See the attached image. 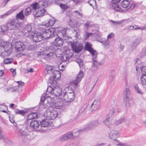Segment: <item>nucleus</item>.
I'll return each mask as SVG.
<instances>
[{"label":"nucleus","instance_id":"obj_1","mask_svg":"<svg viewBox=\"0 0 146 146\" xmlns=\"http://www.w3.org/2000/svg\"><path fill=\"white\" fill-rule=\"evenodd\" d=\"M52 1L50 0H41L38 3H33L31 5V7L32 9H38V10L36 12L35 15L38 17L43 15L46 12L45 8L50 5Z\"/></svg>","mask_w":146,"mask_h":146},{"label":"nucleus","instance_id":"obj_2","mask_svg":"<svg viewBox=\"0 0 146 146\" xmlns=\"http://www.w3.org/2000/svg\"><path fill=\"white\" fill-rule=\"evenodd\" d=\"M49 82L51 85L47 88V92L51 95L59 96L62 94V89L58 86L56 80H54Z\"/></svg>","mask_w":146,"mask_h":146},{"label":"nucleus","instance_id":"obj_3","mask_svg":"<svg viewBox=\"0 0 146 146\" xmlns=\"http://www.w3.org/2000/svg\"><path fill=\"white\" fill-rule=\"evenodd\" d=\"M20 23L17 20H11L8 21L6 25L2 26L1 27L3 34L9 30H19L20 29Z\"/></svg>","mask_w":146,"mask_h":146},{"label":"nucleus","instance_id":"obj_4","mask_svg":"<svg viewBox=\"0 0 146 146\" xmlns=\"http://www.w3.org/2000/svg\"><path fill=\"white\" fill-rule=\"evenodd\" d=\"M47 73L51 76L49 79V82L58 79L61 77L60 72L58 70H55L54 67L50 65H47L45 68Z\"/></svg>","mask_w":146,"mask_h":146},{"label":"nucleus","instance_id":"obj_5","mask_svg":"<svg viewBox=\"0 0 146 146\" xmlns=\"http://www.w3.org/2000/svg\"><path fill=\"white\" fill-rule=\"evenodd\" d=\"M39 29L42 32V36L43 39H48L51 38L54 36L56 29L55 28H51L48 29H46L41 26L39 27Z\"/></svg>","mask_w":146,"mask_h":146},{"label":"nucleus","instance_id":"obj_6","mask_svg":"<svg viewBox=\"0 0 146 146\" xmlns=\"http://www.w3.org/2000/svg\"><path fill=\"white\" fill-rule=\"evenodd\" d=\"M58 51H60V49L53 45L48 46L46 49L45 56L46 58H50L54 54H57Z\"/></svg>","mask_w":146,"mask_h":146},{"label":"nucleus","instance_id":"obj_7","mask_svg":"<svg viewBox=\"0 0 146 146\" xmlns=\"http://www.w3.org/2000/svg\"><path fill=\"white\" fill-rule=\"evenodd\" d=\"M48 110L45 112V114L48 119H55L58 115V112L57 111L53 109L50 107H46L47 109H48Z\"/></svg>","mask_w":146,"mask_h":146},{"label":"nucleus","instance_id":"obj_8","mask_svg":"<svg viewBox=\"0 0 146 146\" xmlns=\"http://www.w3.org/2000/svg\"><path fill=\"white\" fill-rule=\"evenodd\" d=\"M76 135H73L72 132L70 131L61 136L59 140L61 141H63L69 140L73 139L76 137Z\"/></svg>","mask_w":146,"mask_h":146},{"label":"nucleus","instance_id":"obj_9","mask_svg":"<svg viewBox=\"0 0 146 146\" xmlns=\"http://www.w3.org/2000/svg\"><path fill=\"white\" fill-rule=\"evenodd\" d=\"M84 76L83 73L82 71H80L75 80L70 82L69 85L72 86L75 89L77 88V84L81 80Z\"/></svg>","mask_w":146,"mask_h":146},{"label":"nucleus","instance_id":"obj_10","mask_svg":"<svg viewBox=\"0 0 146 146\" xmlns=\"http://www.w3.org/2000/svg\"><path fill=\"white\" fill-rule=\"evenodd\" d=\"M52 123L51 121L48 119H43L40 122V128L39 130L41 131H44L45 130L44 129L49 126H51Z\"/></svg>","mask_w":146,"mask_h":146},{"label":"nucleus","instance_id":"obj_11","mask_svg":"<svg viewBox=\"0 0 146 146\" xmlns=\"http://www.w3.org/2000/svg\"><path fill=\"white\" fill-rule=\"evenodd\" d=\"M42 34L40 32H35L32 33V34L31 35L33 39V41L35 42H38L41 41L43 38L42 36Z\"/></svg>","mask_w":146,"mask_h":146},{"label":"nucleus","instance_id":"obj_12","mask_svg":"<svg viewBox=\"0 0 146 146\" xmlns=\"http://www.w3.org/2000/svg\"><path fill=\"white\" fill-rule=\"evenodd\" d=\"M52 95L48 96L47 94L45 95V94H42L41 97L40 102L41 103H43L45 100H47L48 102L47 104L48 105L50 103L53 104L54 102V97H51Z\"/></svg>","mask_w":146,"mask_h":146},{"label":"nucleus","instance_id":"obj_13","mask_svg":"<svg viewBox=\"0 0 146 146\" xmlns=\"http://www.w3.org/2000/svg\"><path fill=\"white\" fill-rule=\"evenodd\" d=\"M63 98L66 102H70L73 101L75 98L74 93H70L68 92L66 94H63Z\"/></svg>","mask_w":146,"mask_h":146},{"label":"nucleus","instance_id":"obj_14","mask_svg":"<svg viewBox=\"0 0 146 146\" xmlns=\"http://www.w3.org/2000/svg\"><path fill=\"white\" fill-rule=\"evenodd\" d=\"M71 47L75 52H78L82 49L83 45L78 42H75L72 44Z\"/></svg>","mask_w":146,"mask_h":146},{"label":"nucleus","instance_id":"obj_15","mask_svg":"<svg viewBox=\"0 0 146 146\" xmlns=\"http://www.w3.org/2000/svg\"><path fill=\"white\" fill-rule=\"evenodd\" d=\"M100 101L99 100H95L92 104L89 110L91 112L96 111L100 107Z\"/></svg>","mask_w":146,"mask_h":146},{"label":"nucleus","instance_id":"obj_16","mask_svg":"<svg viewBox=\"0 0 146 146\" xmlns=\"http://www.w3.org/2000/svg\"><path fill=\"white\" fill-rule=\"evenodd\" d=\"M111 116V115H110V113L108 114L106 116L105 119L103 121L104 124L110 129L113 127V124H112L111 121L110 120Z\"/></svg>","mask_w":146,"mask_h":146},{"label":"nucleus","instance_id":"obj_17","mask_svg":"<svg viewBox=\"0 0 146 146\" xmlns=\"http://www.w3.org/2000/svg\"><path fill=\"white\" fill-rule=\"evenodd\" d=\"M26 18V17H25V16L23 13V11L22 10L17 15H16V19H14L12 20L16 19L18 21V22L20 23V29H21L22 27V23L21 22H20L18 19H19L22 20Z\"/></svg>","mask_w":146,"mask_h":146},{"label":"nucleus","instance_id":"obj_18","mask_svg":"<svg viewBox=\"0 0 146 146\" xmlns=\"http://www.w3.org/2000/svg\"><path fill=\"white\" fill-rule=\"evenodd\" d=\"M15 48L18 51L21 52L25 49V46L22 42L19 41L15 43Z\"/></svg>","mask_w":146,"mask_h":146},{"label":"nucleus","instance_id":"obj_19","mask_svg":"<svg viewBox=\"0 0 146 146\" xmlns=\"http://www.w3.org/2000/svg\"><path fill=\"white\" fill-rule=\"evenodd\" d=\"M120 0H112L111 2L113 8L117 11H121V9L118 5Z\"/></svg>","mask_w":146,"mask_h":146},{"label":"nucleus","instance_id":"obj_20","mask_svg":"<svg viewBox=\"0 0 146 146\" xmlns=\"http://www.w3.org/2000/svg\"><path fill=\"white\" fill-rule=\"evenodd\" d=\"M30 122V126L33 130H36L40 126V124L37 120H32Z\"/></svg>","mask_w":146,"mask_h":146},{"label":"nucleus","instance_id":"obj_21","mask_svg":"<svg viewBox=\"0 0 146 146\" xmlns=\"http://www.w3.org/2000/svg\"><path fill=\"white\" fill-rule=\"evenodd\" d=\"M119 136L118 132L115 130H112L109 134L110 138L113 140L116 141H117V138Z\"/></svg>","mask_w":146,"mask_h":146},{"label":"nucleus","instance_id":"obj_22","mask_svg":"<svg viewBox=\"0 0 146 146\" xmlns=\"http://www.w3.org/2000/svg\"><path fill=\"white\" fill-rule=\"evenodd\" d=\"M66 31L65 29H64L63 30H61L59 31L58 33L57 34V35L58 37L61 38H63L65 40H67L69 38L68 36L67 35V34L66 33Z\"/></svg>","mask_w":146,"mask_h":146},{"label":"nucleus","instance_id":"obj_23","mask_svg":"<svg viewBox=\"0 0 146 146\" xmlns=\"http://www.w3.org/2000/svg\"><path fill=\"white\" fill-rule=\"evenodd\" d=\"M63 104V102L61 100H60V101L58 100L55 103L53 102L52 104V106L50 107L52 108H54L56 109H60L62 107Z\"/></svg>","mask_w":146,"mask_h":146},{"label":"nucleus","instance_id":"obj_24","mask_svg":"<svg viewBox=\"0 0 146 146\" xmlns=\"http://www.w3.org/2000/svg\"><path fill=\"white\" fill-rule=\"evenodd\" d=\"M63 41L62 39L61 38L58 37L56 38L52 43L53 46L57 47L60 46L63 44Z\"/></svg>","mask_w":146,"mask_h":146},{"label":"nucleus","instance_id":"obj_25","mask_svg":"<svg viewBox=\"0 0 146 146\" xmlns=\"http://www.w3.org/2000/svg\"><path fill=\"white\" fill-rule=\"evenodd\" d=\"M141 37L138 36L133 39L131 43V46L133 48H136L137 46L141 41Z\"/></svg>","mask_w":146,"mask_h":146},{"label":"nucleus","instance_id":"obj_26","mask_svg":"<svg viewBox=\"0 0 146 146\" xmlns=\"http://www.w3.org/2000/svg\"><path fill=\"white\" fill-rule=\"evenodd\" d=\"M32 29V26L30 24L28 23L23 27L22 29V32L24 34H26L30 32Z\"/></svg>","mask_w":146,"mask_h":146},{"label":"nucleus","instance_id":"obj_27","mask_svg":"<svg viewBox=\"0 0 146 146\" xmlns=\"http://www.w3.org/2000/svg\"><path fill=\"white\" fill-rule=\"evenodd\" d=\"M125 99L126 101L125 106L126 107H130L134 105L133 100L130 97L125 98Z\"/></svg>","mask_w":146,"mask_h":146},{"label":"nucleus","instance_id":"obj_28","mask_svg":"<svg viewBox=\"0 0 146 146\" xmlns=\"http://www.w3.org/2000/svg\"><path fill=\"white\" fill-rule=\"evenodd\" d=\"M1 46L3 47L5 50H12V44L9 42H4L1 43Z\"/></svg>","mask_w":146,"mask_h":146},{"label":"nucleus","instance_id":"obj_29","mask_svg":"<svg viewBox=\"0 0 146 146\" xmlns=\"http://www.w3.org/2000/svg\"><path fill=\"white\" fill-rule=\"evenodd\" d=\"M136 70L137 71L141 70L142 73V74H146V67L142 66L141 64H140L138 66H136Z\"/></svg>","mask_w":146,"mask_h":146},{"label":"nucleus","instance_id":"obj_30","mask_svg":"<svg viewBox=\"0 0 146 146\" xmlns=\"http://www.w3.org/2000/svg\"><path fill=\"white\" fill-rule=\"evenodd\" d=\"M125 121V118L124 117H122L116 121L113 124V127H115L118 125L121 124Z\"/></svg>","mask_w":146,"mask_h":146},{"label":"nucleus","instance_id":"obj_31","mask_svg":"<svg viewBox=\"0 0 146 146\" xmlns=\"http://www.w3.org/2000/svg\"><path fill=\"white\" fill-rule=\"evenodd\" d=\"M124 98L130 97L131 94V92L129 88H126L123 93Z\"/></svg>","mask_w":146,"mask_h":146},{"label":"nucleus","instance_id":"obj_32","mask_svg":"<svg viewBox=\"0 0 146 146\" xmlns=\"http://www.w3.org/2000/svg\"><path fill=\"white\" fill-rule=\"evenodd\" d=\"M130 4L128 0H123L121 3V5L124 8L127 7Z\"/></svg>","mask_w":146,"mask_h":146},{"label":"nucleus","instance_id":"obj_33","mask_svg":"<svg viewBox=\"0 0 146 146\" xmlns=\"http://www.w3.org/2000/svg\"><path fill=\"white\" fill-rule=\"evenodd\" d=\"M55 23V22L54 20L50 19L46 23L43 24L42 26H43V27L44 26L47 27L52 26Z\"/></svg>","mask_w":146,"mask_h":146},{"label":"nucleus","instance_id":"obj_34","mask_svg":"<svg viewBox=\"0 0 146 146\" xmlns=\"http://www.w3.org/2000/svg\"><path fill=\"white\" fill-rule=\"evenodd\" d=\"M15 11L13 9H11L6 12L5 13L0 15V18L2 19L5 18L10 14Z\"/></svg>","mask_w":146,"mask_h":146},{"label":"nucleus","instance_id":"obj_35","mask_svg":"<svg viewBox=\"0 0 146 146\" xmlns=\"http://www.w3.org/2000/svg\"><path fill=\"white\" fill-rule=\"evenodd\" d=\"M19 134L23 137H25L29 136V134L25 131L20 129L19 131Z\"/></svg>","mask_w":146,"mask_h":146},{"label":"nucleus","instance_id":"obj_36","mask_svg":"<svg viewBox=\"0 0 146 146\" xmlns=\"http://www.w3.org/2000/svg\"><path fill=\"white\" fill-rule=\"evenodd\" d=\"M68 92L70 93H74V90L70 87H66L63 91V94H67Z\"/></svg>","mask_w":146,"mask_h":146},{"label":"nucleus","instance_id":"obj_37","mask_svg":"<svg viewBox=\"0 0 146 146\" xmlns=\"http://www.w3.org/2000/svg\"><path fill=\"white\" fill-rule=\"evenodd\" d=\"M94 34L93 33H88L87 31H85L84 34V37L85 40H86L91 36H94Z\"/></svg>","mask_w":146,"mask_h":146},{"label":"nucleus","instance_id":"obj_38","mask_svg":"<svg viewBox=\"0 0 146 146\" xmlns=\"http://www.w3.org/2000/svg\"><path fill=\"white\" fill-rule=\"evenodd\" d=\"M140 79L141 84L144 85H146V74H142L141 76Z\"/></svg>","mask_w":146,"mask_h":146},{"label":"nucleus","instance_id":"obj_39","mask_svg":"<svg viewBox=\"0 0 146 146\" xmlns=\"http://www.w3.org/2000/svg\"><path fill=\"white\" fill-rule=\"evenodd\" d=\"M72 54H71L70 55H68L67 54H64L62 56L61 59H62L63 62L66 61L72 58Z\"/></svg>","mask_w":146,"mask_h":146},{"label":"nucleus","instance_id":"obj_40","mask_svg":"<svg viewBox=\"0 0 146 146\" xmlns=\"http://www.w3.org/2000/svg\"><path fill=\"white\" fill-rule=\"evenodd\" d=\"M24 15L25 17L28 16L31 13V9L30 7H28L26 8L24 11Z\"/></svg>","mask_w":146,"mask_h":146},{"label":"nucleus","instance_id":"obj_41","mask_svg":"<svg viewBox=\"0 0 146 146\" xmlns=\"http://www.w3.org/2000/svg\"><path fill=\"white\" fill-rule=\"evenodd\" d=\"M14 111L16 114H19L21 115L24 116L26 113V112L23 110H20L17 109H15Z\"/></svg>","mask_w":146,"mask_h":146},{"label":"nucleus","instance_id":"obj_42","mask_svg":"<svg viewBox=\"0 0 146 146\" xmlns=\"http://www.w3.org/2000/svg\"><path fill=\"white\" fill-rule=\"evenodd\" d=\"M93 127L92 123H90L85 125L84 128L82 129L83 131L88 130L93 128Z\"/></svg>","mask_w":146,"mask_h":146},{"label":"nucleus","instance_id":"obj_43","mask_svg":"<svg viewBox=\"0 0 146 146\" xmlns=\"http://www.w3.org/2000/svg\"><path fill=\"white\" fill-rule=\"evenodd\" d=\"M120 111V110L119 109L115 107L114 108L111 109L109 113H110V115L111 116L112 114L119 113Z\"/></svg>","mask_w":146,"mask_h":146},{"label":"nucleus","instance_id":"obj_44","mask_svg":"<svg viewBox=\"0 0 146 146\" xmlns=\"http://www.w3.org/2000/svg\"><path fill=\"white\" fill-rule=\"evenodd\" d=\"M92 45L90 43L88 42H87L85 45V49L89 51H90L93 49L92 47Z\"/></svg>","mask_w":146,"mask_h":146},{"label":"nucleus","instance_id":"obj_45","mask_svg":"<svg viewBox=\"0 0 146 146\" xmlns=\"http://www.w3.org/2000/svg\"><path fill=\"white\" fill-rule=\"evenodd\" d=\"M7 110V106L4 104L0 105V111L4 113H7L5 110Z\"/></svg>","mask_w":146,"mask_h":146},{"label":"nucleus","instance_id":"obj_46","mask_svg":"<svg viewBox=\"0 0 146 146\" xmlns=\"http://www.w3.org/2000/svg\"><path fill=\"white\" fill-rule=\"evenodd\" d=\"M134 87L135 90L137 92V93L140 94H143V93L141 91V90L139 88L137 84H135L134 85Z\"/></svg>","mask_w":146,"mask_h":146},{"label":"nucleus","instance_id":"obj_47","mask_svg":"<svg viewBox=\"0 0 146 146\" xmlns=\"http://www.w3.org/2000/svg\"><path fill=\"white\" fill-rule=\"evenodd\" d=\"M93 63L92 64V68L94 67L97 69L98 66L100 65V63H99L96 60L93 59Z\"/></svg>","mask_w":146,"mask_h":146},{"label":"nucleus","instance_id":"obj_48","mask_svg":"<svg viewBox=\"0 0 146 146\" xmlns=\"http://www.w3.org/2000/svg\"><path fill=\"white\" fill-rule=\"evenodd\" d=\"M93 57L92 58V59H95L97 57V52L96 51L94 50L93 49L89 51Z\"/></svg>","mask_w":146,"mask_h":146},{"label":"nucleus","instance_id":"obj_49","mask_svg":"<svg viewBox=\"0 0 146 146\" xmlns=\"http://www.w3.org/2000/svg\"><path fill=\"white\" fill-rule=\"evenodd\" d=\"M12 51L11 50H5L3 52L2 55L4 56H9L11 54Z\"/></svg>","mask_w":146,"mask_h":146},{"label":"nucleus","instance_id":"obj_50","mask_svg":"<svg viewBox=\"0 0 146 146\" xmlns=\"http://www.w3.org/2000/svg\"><path fill=\"white\" fill-rule=\"evenodd\" d=\"M91 22L88 21L87 22L85 23L84 25V29L87 30L89 27L92 26V25L91 24Z\"/></svg>","mask_w":146,"mask_h":146},{"label":"nucleus","instance_id":"obj_51","mask_svg":"<svg viewBox=\"0 0 146 146\" xmlns=\"http://www.w3.org/2000/svg\"><path fill=\"white\" fill-rule=\"evenodd\" d=\"M124 20H121L119 21H114L112 20H110V22L115 25H117L122 24L123 23Z\"/></svg>","mask_w":146,"mask_h":146},{"label":"nucleus","instance_id":"obj_52","mask_svg":"<svg viewBox=\"0 0 146 146\" xmlns=\"http://www.w3.org/2000/svg\"><path fill=\"white\" fill-rule=\"evenodd\" d=\"M13 61V60L11 58H7L4 60V62L5 64H7L12 63Z\"/></svg>","mask_w":146,"mask_h":146},{"label":"nucleus","instance_id":"obj_53","mask_svg":"<svg viewBox=\"0 0 146 146\" xmlns=\"http://www.w3.org/2000/svg\"><path fill=\"white\" fill-rule=\"evenodd\" d=\"M91 123L93 128L95 127L98 126L99 124V121L98 120L94 121L92 122Z\"/></svg>","mask_w":146,"mask_h":146},{"label":"nucleus","instance_id":"obj_54","mask_svg":"<svg viewBox=\"0 0 146 146\" xmlns=\"http://www.w3.org/2000/svg\"><path fill=\"white\" fill-rule=\"evenodd\" d=\"M33 118V117L32 114V113L30 114H29L27 116V121H28L29 123L30 122V121H29L30 120H34Z\"/></svg>","mask_w":146,"mask_h":146},{"label":"nucleus","instance_id":"obj_55","mask_svg":"<svg viewBox=\"0 0 146 146\" xmlns=\"http://www.w3.org/2000/svg\"><path fill=\"white\" fill-rule=\"evenodd\" d=\"M18 89V86H15L10 88L9 90L10 91L14 92L16 91Z\"/></svg>","mask_w":146,"mask_h":146},{"label":"nucleus","instance_id":"obj_56","mask_svg":"<svg viewBox=\"0 0 146 146\" xmlns=\"http://www.w3.org/2000/svg\"><path fill=\"white\" fill-rule=\"evenodd\" d=\"M137 7V4L133 2L131 4L129 7V8L131 9H133L135 8H136Z\"/></svg>","mask_w":146,"mask_h":146},{"label":"nucleus","instance_id":"obj_57","mask_svg":"<svg viewBox=\"0 0 146 146\" xmlns=\"http://www.w3.org/2000/svg\"><path fill=\"white\" fill-rule=\"evenodd\" d=\"M5 139L4 134L3 133L0 128V140H3Z\"/></svg>","mask_w":146,"mask_h":146},{"label":"nucleus","instance_id":"obj_58","mask_svg":"<svg viewBox=\"0 0 146 146\" xmlns=\"http://www.w3.org/2000/svg\"><path fill=\"white\" fill-rule=\"evenodd\" d=\"M74 13L76 14V15H78L81 17H82L83 14L80 12L79 11L76 10L73 11Z\"/></svg>","mask_w":146,"mask_h":146},{"label":"nucleus","instance_id":"obj_59","mask_svg":"<svg viewBox=\"0 0 146 146\" xmlns=\"http://www.w3.org/2000/svg\"><path fill=\"white\" fill-rule=\"evenodd\" d=\"M60 6L61 8L64 9H67L69 7L66 5H64L62 3L60 4Z\"/></svg>","mask_w":146,"mask_h":146},{"label":"nucleus","instance_id":"obj_60","mask_svg":"<svg viewBox=\"0 0 146 146\" xmlns=\"http://www.w3.org/2000/svg\"><path fill=\"white\" fill-rule=\"evenodd\" d=\"M88 3L90 6H92L93 5L96 4V1L95 0H90L88 1Z\"/></svg>","mask_w":146,"mask_h":146},{"label":"nucleus","instance_id":"obj_61","mask_svg":"<svg viewBox=\"0 0 146 146\" xmlns=\"http://www.w3.org/2000/svg\"><path fill=\"white\" fill-rule=\"evenodd\" d=\"M82 131H83L82 129H80L78 130L77 131L74 132L73 135H76V137L78 135H79V133Z\"/></svg>","mask_w":146,"mask_h":146},{"label":"nucleus","instance_id":"obj_62","mask_svg":"<svg viewBox=\"0 0 146 146\" xmlns=\"http://www.w3.org/2000/svg\"><path fill=\"white\" fill-rule=\"evenodd\" d=\"M33 68H28L27 70H25V72L26 73H28L29 72H33Z\"/></svg>","mask_w":146,"mask_h":146},{"label":"nucleus","instance_id":"obj_63","mask_svg":"<svg viewBox=\"0 0 146 146\" xmlns=\"http://www.w3.org/2000/svg\"><path fill=\"white\" fill-rule=\"evenodd\" d=\"M17 83H18V85L17 86L18 87L19 86H21L24 85L25 83L24 82L21 81H19L17 82Z\"/></svg>","mask_w":146,"mask_h":146},{"label":"nucleus","instance_id":"obj_64","mask_svg":"<svg viewBox=\"0 0 146 146\" xmlns=\"http://www.w3.org/2000/svg\"><path fill=\"white\" fill-rule=\"evenodd\" d=\"M118 145L121 146H129V145L127 144L123 143H120Z\"/></svg>","mask_w":146,"mask_h":146}]
</instances>
